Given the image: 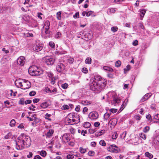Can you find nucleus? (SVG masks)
I'll list each match as a JSON object with an SVG mask.
<instances>
[{"mask_svg": "<svg viewBox=\"0 0 159 159\" xmlns=\"http://www.w3.org/2000/svg\"><path fill=\"white\" fill-rule=\"evenodd\" d=\"M57 71L60 72H62L65 70V67L64 65L61 63H58L56 66Z\"/></svg>", "mask_w": 159, "mask_h": 159, "instance_id": "obj_11", "label": "nucleus"}, {"mask_svg": "<svg viewBox=\"0 0 159 159\" xmlns=\"http://www.w3.org/2000/svg\"><path fill=\"white\" fill-rule=\"evenodd\" d=\"M33 154L31 152H29V154L27 155V157L28 158H31L32 157Z\"/></svg>", "mask_w": 159, "mask_h": 159, "instance_id": "obj_62", "label": "nucleus"}, {"mask_svg": "<svg viewBox=\"0 0 159 159\" xmlns=\"http://www.w3.org/2000/svg\"><path fill=\"white\" fill-rule=\"evenodd\" d=\"M154 143L159 146V136H157L154 140Z\"/></svg>", "mask_w": 159, "mask_h": 159, "instance_id": "obj_25", "label": "nucleus"}, {"mask_svg": "<svg viewBox=\"0 0 159 159\" xmlns=\"http://www.w3.org/2000/svg\"><path fill=\"white\" fill-rule=\"evenodd\" d=\"M66 123L67 125H72L74 124L73 119H70L68 118L67 119L66 118L65 120Z\"/></svg>", "mask_w": 159, "mask_h": 159, "instance_id": "obj_21", "label": "nucleus"}, {"mask_svg": "<svg viewBox=\"0 0 159 159\" xmlns=\"http://www.w3.org/2000/svg\"><path fill=\"white\" fill-rule=\"evenodd\" d=\"M99 144L103 146H106V143L105 141L103 140H101L99 142Z\"/></svg>", "mask_w": 159, "mask_h": 159, "instance_id": "obj_43", "label": "nucleus"}, {"mask_svg": "<svg viewBox=\"0 0 159 159\" xmlns=\"http://www.w3.org/2000/svg\"><path fill=\"white\" fill-rule=\"evenodd\" d=\"M68 86V85L67 83H64L61 85V87L64 89H66Z\"/></svg>", "mask_w": 159, "mask_h": 159, "instance_id": "obj_51", "label": "nucleus"}, {"mask_svg": "<svg viewBox=\"0 0 159 159\" xmlns=\"http://www.w3.org/2000/svg\"><path fill=\"white\" fill-rule=\"evenodd\" d=\"M40 154L41 156L44 157L46 156L47 153L45 151H41Z\"/></svg>", "mask_w": 159, "mask_h": 159, "instance_id": "obj_48", "label": "nucleus"}, {"mask_svg": "<svg viewBox=\"0 0 159 159\" xmlns=\"http://www.w3.org/2000/svg\"><path fill=\"white\" fill-rule=\"evenodd\" d=\"M61 11L58 12L57 14V18L58 20H60L61 19Z\"/></svg>", "mask_w": 159, "mask_h": 159, "instance_id": "obj_40", "label": "nucleus"}, {"mask_svg": "<svg viewBox=\"0 0 159 159\" xmlns=\"http://www.w3.org/2000/svg\"><path fill=\"white\" fill-rule=\"evenodd\" d=\"M126 134L127 132L126 131H124L120 135V138L122 139H125L126 136Z\"/></svg>", "mask_w": 159, "mask_h": 159, "instance_id": "obj_41", "label": "nucleus"}, {"mask_svg": "<svg viewBox=\"0 0 159 159\" xmlns=\"http://www.w3.org/2000/svg\"><path fill=\"white\" fill-rule=\"evenodd\" d=\"M47 75L48 77L50 78H51L53 77V74L51 72H48L47 73Z\"/></svg>", "mask_w": 159, "mask_h": 159, "instance_id": "obj_44", "label": "nucleus"}, {"mask_svg": "<svg viewBox=\"0 0 159 159\" xmlns=\"http://www.w3.org/2000/svg\"><path fill=\"white\" fill-rule=\"evenodd\" d=\"M43 61L47 65H52L54 62V59L50 56H46L43 58Z\"/></svg>", "mask_w": 159, "mask_h": 159, "instance_id": "obj_8", "label": "nucleus"}, {"mask_svg": "<svg viewBox=\"0 0 159 159\" xmlns=\"http://www.w3.org/2000/svg\"><path fill=\"white\" fill-rule=\"evenodd\" d=\"M54 132V131L52 129H50L47 131L45 134L46 138H49L52 136Z\"/></svg>", "mask_w": 159, "mask_h": 159, "instance_id": "obj_18", "label": "nucleus"}, {"mask_svg": "<svg viewBox=\"0 0 159 159\" xmlns=\"http://www.w3.org/2000/svg\"><path fill=\"white\" fill-rule=\"evenodd\" d=\"M151 96V94L150 93H148L145 95L142 98L141 101L142 102L148 99Z\"/></svg>", "mask_w": 159, "mask_h": 159, "instance_id": "obj_20", "label": "nucleus"}, {"mask_svg": "<svg viewBox=\"0 0 159 159\" xmlns=\"http://www.w3.org/2000/svg\"><path fill=\"white\" fill-rule=\"evenodd\" d=\"M145 156L148 157L150 159L152 158L153 157V155L151 153H149L148 152H146L145 153Z\"/></svg>", "mask_w": 159, "mask_h": 159, "instance_id": "obj_32", "label": "nucleus"}, {"mask_svg": "<svg viewBox=\"0 0 159 159\" xmlns=\"http://www.w3.org/2000/svg\"><path fill=\"white\" fill-rule=\"evenodd\" d=\"M7 94L9 97L13 96V91L10 90L7 92Z\"/></svg>", "mask_w": 159, "mask_h": 159, "instance_id": "obj_47", "label": "nucleus"}, {"mask_svg": "<svg viewBox=\"0 0 159 159\" xmlns=\"http://www.w3.org/2000/svg\"><path fill=\"white\" fill-rule=\"evenodd\" d=\"M50 106V102L49 101H44L41 104L40 107L42 108L45 109Z\"/></svg>", "mask_w": 159, "mask_h": 159, "instance_id": "obj_16", "label": "nucleus"}, {"mask_svg": "<svg viewBox=\"0 0 159 159\" xmlns=\"http://www.w3.org/2000/svg\"><path fill=\"white\" fill-rule=\"evenodd\" d=\"M111 30L112 32H115L118 30V28L117 26L113 27L111 28Z\"/></svg>", "mask_w": 159, "mask_h": 159, "instance_id": "obj_52", "label": "nucleus"}, {"mask_svg": "<svg viewBox=\"0 0 159 159\" xmlns=\"http://www.w3.org/2000/svg\"><path fill=\"white\" fill-rule=\"evenodd\" d=\"M15 141L16 148L18 150L29 147L31 144L30 137L24 134H21Z\"/></svg>", "mask_w": 159, "mask_h": 159, "instance_id": "obj_2", "label": "nucleus"}, {"mask_svg": "<svg viewBox=\"0 0 159 159\" xmlns=\"http://www.w3.org/2000/svg\"><path fill=\"white\" fill-rule=\"evenodd\" d=\"M91 126L90 123L88 122H84L83 124V126L85 128H89Z\"/></svg>", "mask_w": 159, "mask_h": 159, "instance_id": "obj_28", "label": "nucleus"}, {"mask_svg": "<svg viewBox=\"0 0 159 159\" xmlns=\"http://www.w3.org/2000/svg\"><path fill=\"white\" fill-rule=\"evenodd\" d=\"M139 136L140 137L144 140H145L146 139V135L143 133H141L139 134Z\"/></svg>", "mask_w": 159, "mask_h": 159, "instance_id": "obj_35", "label": "nucleus"}, {"mask_svg": "<svg viewBox=\"0 0 159 159\" xmlns=\"http://www.w3.org/2000/svg\"><path fill=\"white\" fill-rule=\"evenodd\" d=\"M92 59L91 58L88 57L85 60V63L88 64H90L91 63Z\"/></svg>", "mask_w": 159, "mask_h": 159, "instance_id": "obj_30", "label": "nucleus"}, {"mask_svg": "<svg viewBox=\"0 0 159 159\" xmlns=\"http://www.w3.org/2000/svg\"><path fill=\"white\" fill-rule=\"evenodd\" d=\"M61 36V34L59 32L57 33V34L55 35V37L56 38H58Z\"/></svg>", "mask_w": 159, "mask_h": 159, "instance_id": "obj_63", "label": "nucleus"}, {"mask_svg": "<svg viewBox=\"0 0 159 159\" xmlns=\"http://www.w3.org/2000/svg\"><path fill=\"white\" fill-rule=\"evenodd\" d=\"M128 102V99L127 98L125 99L124 101H123L122 103L121 106L119 111H121L127 105Z\"/></svg>", "mask_w": 159, "mask_h": 159, "instance_id": "obj_17", "label": "nucleus"}, {"mask_svg": "<svg viewBox=\"0 0 159 159\" xmlns=\"http://www.w3.org/2000/svg\"><path fill=\"white\" fill-rule=\"evenodd\" d=\"M73 17L75 18H78L79 17V14L78 12H76L74 15H73Z\"/></svg>", "mask_w": 159, "mask_h": 159, "instance_id": "obj_57", "label": "nucleus"}, {"mask_svg": "<svg viewBox=\"0 0 159 159\" xmlns=\"http://www.w3.org/2000/svg\"><path fill=\"white\" fill-rule=\"evenodd\" d=\"M51 116V115L48 113H46L45 115V119L48 120H51V119L50 118V117Z\"/></svg>", "mask_w": 159, "mask_h": 159, "instance_id": "obj_34", "label": "nucleus"}, {"mask_svg": "<svg viewBox=\"0 0 159 159\" xmlns=\"http://www.w3.org/2000/svg\"><path fill=\"white\" fill-rule=\"evenodd\" d=\"M79 149L80 152L82 154L84 153L87 151V150L86 148H84L82 147H80Z\"/></svg>", "mask_w": 159, "mask_h": 159, "instance_id": "obj_38", "label": "nucleus"}, {"mask_svg": "<svg viewBox=\"0 0 159 159\" xmlns=\"http://www.w3.org/2000/svg\"><path fill=\"white\" fill-rule=\"evenodd\" d=\"M18 128L20 129H24V125L23 123L20 124L17 127Z\"/></svg>", "mask_w": 159, "mask_h": 159, "instance_id": "obj_49", "label": "nucleus"}, {"mask_svg": "<svg viewBox=\"0 0 159 159\" xmlns=\"http://www.w3.org/2000/svg\"><path fill=\"white\" fill-rule=\"evenodd\" d=\"M43 44L41 43H37L34 47L33 49L35 51L39 52L42 50L43 48Z\"/></svg>", "mask_w": 159, "mask_h": 159, "instance_id": "obj_12", "label": "nucleus"}, {"mask_svg": "<svg viewBox=\"0 0 159 159\" xmlns=\"http://www.w3.org/2000/svg\"><path fill=\"white\" fill-rule=\"evenodd\" d=\"M15 84L17 87L24 90L29 89L31 86V83L29 81L21 79L17 80Z\"/></svg>", "mask_w": 159, "mask_h": 159, "instance_id": "obj_3", "label": "nucleus"}, {"mask_svg": "<svg viewBox=\"0 0 159 159\" xmlns=\"http://www.w3.org/2000/svg\"><path fill=\"white\" fill-rule=\"evenodd\" d=\"M107 150L109 152L114 153H118L120 151V149L115 144L110 145L108 148Z\"/></svg>", "mask_w": 159, "mask_h": 159, "instance_id": "obj_7", "label": "nucleus"}, {"mask_svg": "<svg viewBox=\"0 0 159 159\" xmlns=\"http://www.w3.org/2000/svg\"><path fill=\"white\" fill-rule=\"evenodd\" d=\"M28 72L30 75L32 76L39 75L43 73V71L35 65H33L29 68Z\"/></svg>", "mask_w": 159, "mask_h": 159, "instance_id": "obj_5", "label": "nucleus"}, {"mask_svg": "<svg viewBox=\"0 0 159 159\" xmlns=\"http://www.w3.org/2000/svg\"><path fill=\"white\" fill-rule=\"evenodd\" d=\"M150 129V127L149 126H145L143 129V131L145 133H147Z\"/></svg>", "mask_w": 159, "mask_h": 159, "instance_id": "obj_39", "label": "nucleus"}, {"mask_svg": "<svg viewBox=\"0 0 159 159\" xmlns=\"http://www.w3.org/2000/svg\"><path fill=\"white\" fill-rule=\"evenodd\" d=\"M57 91V89L55 88H52L51 89H50V93H53V92H56Z\"/></svg>", "mask_w": 159, "mask_h": 159, "instance_id": "obj_53", "label": "nucleus"}, {"mask_svg": "<svg viewBox=\"0 0 159 159\" xmlns=\"http://www.w3.org/2000/svg\"><path fill=\"white\" fill-rule=\"evenodd\" d=\"M121 62L120 60L117 61L115 63V66L117 67H119L120 66Z\"/></svg>", "mask_w": 159, "mask_h": 159, "instance_id": "obj_46", "label": "nucleus"}, {"mask_svg": "<svg viewBox=\"0 0 159 159\" xmlns=\"http://www.w3.org/2000/svg\"><path fill=\"white\" fill-rule=\"evenodd\" d=\"M16 122L14 119H12L10 121V125L11 127H14L15 126Z\"/></svg>", "mask_w": 159, "mask_h": 159, "instance_id": "obj_36", "label": "nucleus"}, {"mask_svg": "<svg viewBox=\"0 0 159 159\" xmlns=\"http://www.w3.org/2000/svg\"><path fill=\"white\" fill-rule=\"evenodd\" d=\"M82 71L84 73H87L88 72V70L87 68L84 67L82 68Z\"/></svg>", "mask_w": 159, "mask_h": 159, "instance_id": "obj_59", "label": "nucleus"}, {"mask_svg": "<svg viewBox=\"0 0 159 159\" xmlns=\"http://www.w3.org/2000/svg\"><path fill=\"white\" fill-rule=\"evenodd\" d=\"M86 40H89L92 38V36L90 33H87L85 35Z\"/></svg>", "mask_w": 159, "mask_h": 159, "instance_id": "obj_27", "label": "nucleus"}, {"mask_svg": "<svg viewBox=\"0 0 159 159\" xmlns=\"http://www.w3.org/2000/svg\"><path fill=\"white\" fill-rule=\"evenodd\" d=\"M88 155L90 156H93L95 155V152L92 151H90L88 153Z\"/></svg>", "mask_w": 159, "mask_h": 159, "instance_id": "obj_50", "label": "nucleus"}, {"mask_svg": "<svg viewBox=\"0 0 159 159\" xmlns=\"http://www.w3.org/2000/svg\"><path fill=\"white\" fill-rule=\"evenodd\" d=\"M131 68V66L130 65H127L126 67L124 69V72L125 73L127 72V71L129 70Z\"/></svg>", "mask_w": 159, "mask_h": 159, "instance_id": "obj_37", "label": "nucleus"}, {"mask_svg": "<svg viewBox=\"0 0 159 159\" xmlns=\"http://www.w3.org/2000/svg\"><path fill=\"white\" fill-rule=\"evenodd\" d=\"M73 120L74 124L79 122L80 121L79 115L75 113V114H74Z\"/></svg>", "mask_w": 159, "mask_h": 159, "instance_id": "obj_19", "label": "nucleus"}, {"mask_svg": "<svg viewBox=\"0 0 159 159\" xmlns=\"http://www.w3.org/2000/svg\"><path fill=\"white\" fill-rule=\"evenodd\" d=\"M69 131L72 134H74L75 132V129L73 128H71L69 129Z\"/></svg>", "mask_w": 159, "mask_h": 159, "instance_id": "obj_61", "label": "nucleus"}, {"mask_svg": "<svg viewBox=\"0 0 159 159\" xmlns=\"http://www.w3.org/2000/svg\"><path fill=\"white\" fill-rule=\"evenodd\" d=\"M86 12H87L86 16L88 17L90 16L93 13V12L91 11H86Z\"/></svg>", "mask_w": 159, "mask_h": 159, "instance_id": "obj_54", "label": "nucleus"}, {"mask_svg": "<svg viewBox=\"0 0 159 159\" xmlns=\"http://www.w3.org/2000/svg\"><path fill=\"white\" fill-rule=\"evenodd\" d=\"M50 25V22L48 20L46 21L44 23L43 29L45 30V32L46 34H47L48 33Z\"/></svg>", "mask_w": 159, "mask_h": 159, "instance_id": "obj_13", "label": "nucleus"}, {"mask_svg": "<svg viewBox=\"0 0 159 159\" xmlns=\"http://www.w3.org/2000/svg\"><path fill=\"white\" fill-rule=\"evenodd\" d=\"M146 11V10L143 9H140L139 10V18L141 20H143V18L145 15Z\"/></svg>", "mask_w": 159, "mask_h": 159, "instance_id": "obj_15", "label": "nucleus"}, {"mask_svg": "<svg viewBox=\"0 0 159 159\" xmlns=\"http://www.w3.org/2000/svg\"><path fill=\"white\" fill-rule=\"evenodd\" d=\"M74 61V59L73 58L70 57L67 59V62L70 64H72Z\"/></svg>", "mask_w": 159, "mask_h": 159, "instance_id": "obj_45", "label": "nucleus"}, {"mask_svg": "<svg viewBox=\"0 0 159 159\" xmlns=\"http://www.w3.org/2000/svg\"><path fill=\"white\" fill-rule=\"evenodd\" d=\"M49 45L52 48H54L55 47V43L52 41H51L49 42Z\"/></svg>", "mask_w": 159, "mask_h": 159, "instance_id": "obj_55", "label": "nucleus"}, {"mask_svg": "<svg viewBox=\"0 0 159 159\" xmlns=\"http://www.w3.org/2000/svg\"><path fill=\"white\" fill-rule=\"evenodd\" d=\"M61 109L63 110H68L69 109V107L67 105H64L61 107Z\"/></svg>", "mask_w": 159, "mask_h": 159, "instance_id": "obj_42", "label": "nucleus"}, {"mask_svg": "<svg viewBox=\"0 0 159 159\" xmlns=\"http://www.w3.org/2000/svg\"><path fill=\"white\" fill-rule=\"evenodd\" d=\"M107 96L111 100V103L112 105L115 106H118L121 102V99L118 98L117 95L114 91L109 92L107 94Z\"/></svg>", "mask_w": 159, "mask_h": 159, "instance_id": "obj_4", "label": "nucleus"}, {"mask_svg": "<svg viewBox=\"0 0 159 159\" xmlns=\"http://www.w3.org/2000/svg\"><path fill=\"white\" fill-rule=\"evenodd\" d=\"M66 157L67 159H72L74 158L73 156L70 154L68 155Z\"/></svg>", "mask_w": 159, "mask_h": 159, "instance_id": "obj_64", "label": "nucleus"}, {"mask_svg": "<svg viewBox=\"0 0 159 159\" xmlns=\"http://www.w3.org/2000/svg\"><path fill=\"white\" fill-rule=\"evenodd\" d=\"M107 80L98 76L90 79L89 83L90 89L96 93H99L105 87Z\"/></svg>", "mask_w": 159, "mask_h": 159, "instance_id": "obj_1", "label": "nucleus"}, {"mask_svg": "<svg viewBox=\"0 0 159 159\" xmlns=\"http://www.w3.org/2000/svg\"><path fill=\"white\" fill-rule=\"evenodd\" d=\"M60 139L61 140L62 143L66 144L70 140V134L68 133H65L61 136Z\"/></svg>", "mask_w": 159, "mask_h": 159, "instance_id": "obj_9", "label": "nucleus"}, {"mask_svg": "<svg viewBox=\"0 0 159 159\" xmlns=\"http://www.w3.org/2000/svg\"><path fill=\"white\" fill-rule=\"evenodd\" d=\"M117 111V109L115 108H111L110 110V112H111L113 113H114L116 112Z\"/></svg>", "mask_w": 159, "mask_h": 159, "instance_id": "obj_60", "label": "nucleus"}, {"mask_svg": "<svg viewBox=\"0 0 159 159\" xmlns=\"http://www.w3.org/2000/svg\"><path fill=\"white\" fill-rule=\"evenodd\" d=\"M24 35L26 37H33V34L30 32L26 31L24 34Z\"/></svg>", "mask_w": 159, "mask_h": 159, "instance_id": "obj_23", "label": "nucleus"}, {"mask_svg": "<svg viewBox=\"0 0 159 159\" xmlns=\"http://www.w3.org/2000/svg\"><path fill=\"white\" fill-rule=\"evenodd\" d=\"M74 114H75V113H70L67 116L66 118L67 119H68V118L71 119H74Z\"/></svg>", "mask_w": 159, "mask_h": 159, "instance_id": "obj_29", "label": "nucleus"}, {"mask_svg": "<svg viewBox=\"0 0 159 159\" xmlns=\"http://www.w3.org/2000/svg\"><path fill=\"white\" fill-rule=\"evenodd\" d=\"M117 137V134L116 133H114V134L112 135V138L113 139H116Z\"/></svg>", "mask_w": 159, "mask_h": 159, "instance_id": "obj_58", "label": "nucleus"}, {"mask_svg": "<svg viewBox=\"0 0 159 159\" xmlns=\"http://www.w3.org/2000/svg\"><path fill=\"white\" fill-rule=\"evenodd\" d=\"M25 62V58L23 56H20L19 57L17 60V62L18 64L20 66H23Z\"/></svg>", "mask_w": 159, "mask_h": 159, "instance_id": "obj_14", "label": "nucleus"}, {"mask_svg": "<svg viewBox=\"0 0 159 159\" xmlns=\"http://www.w3.org/2000/svg\"><path fill=\"white\" fill-rule=\"evenodd\" d=\"M31 116H33L34 118V121L35 122V123H37L39 121V120L38 118H37L36 117V115L35 114H33L31 115Z\"/></svg>", "mask_w": 159, "mask_h": 159, "instance_id": "obj_31", "label": "nucleus"}, {"mask_svg": "<svg viewBox=\"0 0 159 159\" xmlns=\"http://www.w3.org/2000/svg\"><path fill=\"white\" fill-rule=\"evenodd\" d=\"M98 113L96 111L91 112L89 114V117L91 120H95L98 117Z\"/></svg>", "mask_w": 159, "mask_h": 159, "instance_id": "obj_10", "label": "nucleus"}, {"mask_svg": "<svg viewBox=\"0 0 159 159\" xmlns=\"http://www.w3.org/2000/svg\"><path fill=\"white\" fill-rule=\"evenodd\" d=\"M21 20L23 22H25L26 23H28L32 27H34L35 26V25H30L31 23H34L35 22V21L34 20H32V18H30L28 15H25L24 16L22 17Z\"/></svg>", "mask_w": 159, "mask_h": 159, "instance_id": "obj_6", "label": "nucleus"}, {"mask_svg": "<svg viewBox=\"0 0 159 159\" xmlns=\"http://www.w3.org/2000/svg\"><path fill=\"white\" fill-rule=\"evenodd\" d=\"M154 119L156 120L157 121H154L155 123H159V114H157L154 115Z\"/></svg>", "mask_w": 159, "mask_h": 159, "instance_id": "obj_26", "label": "nucleus"}, {"mask_svg": "<svg viewBox=\"0 0 159 159\" xmlns=\"http://www.w3.org/2000/svg\"><path fill=\"white\" fill-rule=\"evenodd\" d=\"M91 103V102L90 101L88 100H83L81 102V104L83 105H86L90 104Z\"/></svg>", "mask_w": 159, "mask_h": 159, "instance_id": "obj_24", "label": "nucleus"}, {"mask_svg": "<svg viewBox=\"0 0 159 159\" xmlns=\"http://www.w3.org/2000/svg\"><path fill=\"white\" fill-rule=\"evenodd\" d=\"M111 113H108V112H106L103 116V120H107L110 117L111 115Z\"/></svg>", "mask_w": 159, "mask_h": 159, "instance_id": "obj_22", "label": "nucleus"}, {"mask_svg": "<svg viewBox=\"0 0 159 159\" xmlns=\"http://www.w3.org/2000/svg\"><path fill=\"white\" fill-rule=\"evenodd\" d=\"M24 99L23 98H21L19 102L20 104L23 105L25 103Z\"/></svg>", "mask_w": 159, "mask_h": 159, "instance_id": "obj_56", "label": "nucleus"}, {"mask_svg": "<svg viewBox=\"0 0 159 159\" xmlns=\"http://www.w3.org/2000/svg\"><path fill=\"white\" fill-rule=\"evenodd\" d=\"M103 69L105 70L109 71L110 72H112L113 71V69L112 68L107 66H104L103 67Z\"/></svg>", "mask_w": 159, "mask_h": 159, "instance_id": "obj_33", "label": "nucleus"}]
</instances>
